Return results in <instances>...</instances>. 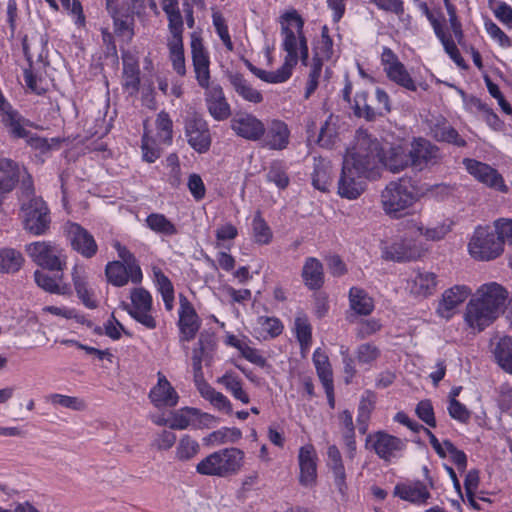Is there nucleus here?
<instances>
[{
  "label": "nucleus",
  "mask_w": 512,
  "mask_h": 512,
  "mask_svg": "<svg viewBox=\"0 0 512 512\" xmlns=\"http://www.w3.org/2000/svg\"><path fill=\"white\" fill-rule=\"evenodd\" d=\"M105 275L107 281L116 287L125 286L129 281L133 282L130 267L120 261L108 262L105 267Z\"/></svg>",
  "instance_id": "obj_38"
},
{
  "label": "nucleus",
  "mask_w": 512,
  "mask_h": 512,
  "mask_svg": "<svg viewBox=\"0 0 512 512\" xmlns=\"http://www.w3.org/2000/svg\"><path fill=\"white\" fill-rule=\"evenodd\" d=\"M266 179L267 181L274 183L279 189H285L290 182L286 168L280 161H274L271 163L266 174Z\"/></svg>",
  "instance_id": "obj_57"
},
{
  "label": "nucleus",
  "mask_w": 512,
  "mask_h": 512,
  "mask_svg": "<svg viewBox=\"0 0 512 512\" xmlns=\"http://www.w3.org/2000/svg\"><path fill=\"white\" fill-rule=\"evenodd\" d=\"M217 382L225 387L231 395L243 404L250 402L248 393L243 389L241 379L232 372H226Z\"/></svg>",
  "instance_id": "obj_43"
},
{
  "label": "nucleus",
  "mask_w": 512,
  "mask_h": 512,
  "mask_svg": "<svg viewBox=\"0 0 512 512\" xmlns=\"http://www.w3.org/2000/svg\"><path fill=\"white\" fill-rule=\"evenodd\" d=\"M242 437V432L236 427H223L219 430L213 431L209 435V440L217 445L236 443Z\"/></svg>",
  "instance_id": "obj_58"
},
{
  "label": "nucleus",
  "mask_w": 512,
  "mask_h": 512,
  "mask_svg": "<svg viewBox=\"0 0 512 512\" xmlns=\"http://www.w3.org/2000/svg\"><path fill=\"white\" fill-rule=\"evenodd\" d=\"M198 413L197 408L184 407L171 413L169 428L176 430L186 429L194 420V414Z\"/></svg>",
  "instance_id": "obj_53"
},
{
  "label": "nucleus",
  "mask_w": 512,
  "mask_h": 512,
  "mask_svg": "<svg viewBox=\"0 0 512 512\" xmlns=\"http://www.w3.org/2000/svg\"><path fill=\"white\" fill-rule=\"evenodd\" d=\"M146 226L154 233L171 237L178 234L176 225L162 213H151L145 219Z\"/></svg>",
  "instance_id": "obj_39"
},
{
  "label": "nucleus",
  "mask_w": 512,
  "mask_h": 512,
  "mask_svg": "<svg viewBox=\"0 0 512 512\" xmlns=\"http://www.w3.org/2000/svg\"><path fill=\"white\" fill-rule=\"evenodd\" d=\"M334 42L329 35V29L327 26H323L321 30L320 38L317 40L314 47V56L320 60H330L335 55Z\"/></svg>",
  "instance_id": "obj_49"
},
{
  "label": "nucleus",
  "mask_w": 512,
  "mask_h": 512,
  "mask_svg": "<svg viewBox=\"0 0 512 512\" xmlns=\"http://www.w3.org/2000/svg\"><path fill=\"white\" fill-rule=\"evenodd\" d=\"M253 237L258 244H268L272 239V232L260 213H256L252 222Z\"/></svg>",
  "instance_id": "obj_59"
},
{
  "label": "nucleus",
  "mask_w": 512,
  "mask_h": 512,
  "mask_svg": "<svg viewBox=\"0 0 512 512\" xmlns=\"http://www.w3.org/2000/svg\"><path fill=\"white\" fill-rule=\"evenodd\" d=\"M368 93L366 91L357 92L355 95L354 112L359 117L372 121L377 117L376 110L367 104Z\"/></svg>",
  "instance_id": "obj_61"
},
{
  "label": "nucleus",
  "mask_w": 512,
  "mask_h": 512,
  "mask_svg": "<svg viewBox=\"0 0 512 512\" xmlns=\"http://www.w3.org/2000/svg\"><path fill=\"white\" fill-rule=\"evenodd\" d=\"M34 278L37 285L47 292L58 295H69L71 293V289L68 284L58 283L55 278L43 271H35Z\"/></svg>",
  "instance_id": "obj_47"
},
{
  "label": "nucleus",
  "mask_w": 512,
  "mask_h": 512,
  "mask_svg": "<svg viewBox=\"0 0 512 512\" xmlns=\"http://www.w3.org/2000/svg\"><path fill=\"white\" fill-rule=\"evenodd\" d=\"M113 246L117 251L118 257L121 259L120 262L130 267V272L133 275V283H140L143 275L135 256L119 242H116Z\"/></svg>",
  "instance_id": "obj_52"
},
{
  "label": "nucleus",
  "mask_w": 512,
  "mask_h": 512,
  "mask_svg": "<svg viewBox=\"0 0 512 512\" xmlns=\"http://www.w3.org/2000/svg\"><path fill=\"white\" fill-rule=\"evenodd\" d=\"M331 164L329 161L319 158L314 159V172L312 174V185L314 188L326 192L331 183Z\"/></svg>",
  "instance_id": "obj_42"
},
{
  "label": "nucleus",
  "mask_w": 512,
  "mask_h": 512,
  "mask_svg": "<svg viewBox=\"0 0 512 512\" xmlns=\"http://www.w3.org/2000/svg\"><path fill=\"white\" fill-rule=\"evenodd\" d=\"M381 63L387 78L398 86L415 92L416 81L413 79L405 65L398 56L388 47H384L381 53Z\"/></svg>",
  "instance_id": "obj_12"
},
{
  "label": "nucleus",
  "mask_w": 512,
  "mask_h": 512,
  "mask_svg": "<svg viewBox=\"0 0 512 512\" xmlns=\"http://www.w3.org/2000/svg\"><path fill=\"white\" fill-rule=\"evenodd\" d=\"M157 376V384L149 392L151 403L157 408L176 406L179 401L178 393L162 373L158 372Z\"/></svg>",
  "instance_id": "obj_25"
},
{
  "label": "nucleus",
  "mask_w": 512,
  "mask_h": 512,
  "mask_svg": "<svg viewBox=\"0 0 512 512\" xmlns=\"http://www.w3.org/2000/svg\"><path fill=\"white\" fill-rule=\"evenodd\" d=\"M366 445L384 462L392 463L403 456L407 441L386 431H376L366 438Z\"/></svg>",
  "instance_id": "obj_9"
},
{
  "label": "nucleus",
  "mask_w": 512,
  "mask_h": 512,
  "mask_svg": "<svg viewBox=\"0 0 512 512\" xmlns=\"http://www.w3.org/2000/svg\"><path fill=\"white\" fill-rule=\"evenodd\" d=\"M186 136L190 146L199 153L208 151L211 145V136L208 125L198 116L190 118L186 123Z\"/></svg>",
  "instance_id": "obj_22"
},
{
  "label": "nucleus",
  "mask_w": 512,
  "mask_h": 512,
  "mask_svg": "<svg viewBox=\"0 0 512 512\" xmlns=\"http://www.w3.org/2000/svg\"><path fill=\"white\" fill-rule=\"evenodd\" d=\"M157 129V142L170 144L172 141V120L168 113L161 111L155 121Z\"/></svg>",
  "instance_id": "obj_55"
},
{
  "label": "nucleus",
  "mask_w": 512,
  "mask_h": 512,
  "mask_svg": "<svg viewBox=\"0 0 512 512\" xmlns=\"http://www.w3.org/2000/svg\"><path fill=\"white\" fill-rule=\"evenodd\" d=\"M23 254L12 247H0V273H17L24 265Z\"/></svg>",
  "instance_id": "obj_37"
},
{
  "label": "nucleus",
  "mask_w": 512,
  "mask_h": 512,
  "mask_svg": "<svg viewBox=\"0 0 512 512\" xmlns=\"http://www.w3.org/2000/svg\"><path fill=\"white\" fill-rule=\"evenodd\" d=\"M372 140L377 143L379 170L384 166L391 172L398 173L411 165L409 149L404 145L396 144L391 145L388 149H384L376 138L372 137Z\"/></svg>",
  "instance_id": "obj_14"
},
{
  "label": "nucleus",
  "mask_w": 512,
  "mask_h": 512,
  "mask_svg": "<svg viewBox=\"0 0 512 512\" xmlns=\"http://www.w3.org/2000/svg\"><path fill=\"white\" fill-rule=\"evenodd\" d=\"M229 81L234 91L245 101L259 104L263 101L262 93L254 88L243 75L235 73L229 76Z\"/></svg>",
  "instance_id": "obj_33"
},
{
  "label": "nucleus",
  "mask_w": 512,
  "mask_h": 512,
  "mask_svg": "<svg viewBox=\"0 0 512 512\" xmlns=\"http://www.w3.org/2000/svg\"><path fill=\"white\" fill-rule=\"evenodd\" d=\"M317 453L312 444H306L300 447L298 454L299 463V482L301 485L311 487L317 479Z\"/></svg>",
  "instance_id": "obj_23"
},
{
  "label": "nucleus",
  "mask_w": 512,
  "mask_h": 512,
  "mask_svg": "<svg viewBox=\"0 0 512 512\" xmlns=\"http://www.w3.org/2000/svg\"><path fill=\"white\" fill-rule=\"evenodd\" d=\"M264 147L270 150H284L290 142V129L279 119H273L265 126L264 135L260 139Z\"/></svg>",
  "instance_id": "obj_21"
},
{
  "label": "nucleus",
  "mask_w": 512,
  "mask_h": 512,
  "mask_svg": "<svg viewBox=\"0 0 512 512\" xmlns=\"http://www.w3.org/2000/svg\"><path fill=\"white\" fill-rule=\"evenodd\" d=\"M215 347L213 335L201 333L197 346L192 351V367L194 382L203 379L202 361L206 359Z\"/></svg>",
  "instance_id": "obj_28"
},
{
  "label": "nucleus",
  "mask_w": 512,
  "mask_h": 512,
  "mask_svg": "<svg viewBox=\"0 0 512 512\" xmlns=\"http://www.w3.org/2000/svg\"><path fill=\"white\" fill-rule=\"evenodd\" d=\"M471 294L472 289L467 285H454L444 290L436 308L437 315L445 320L451 319Z\"/></svg>",
  "instance_id": "obj_15"
},
{
  "label": "nucleus",
  "mask_w": 512,
  "mask_h": 512,
  "mask_svg": "<svg viewBox=\"0 0 512 512\" xmlns=\"http://www.w3.org/2000/svg\"><path fill=\"white\" fill-rule=\"evenodd\" d=\"M87 272L84 266L75 265L72 269V281L75 291L82 303L89 309L97 307L94 293L87 287Z\"/></svg>",
  "instance_id": "obj_31"
},
{
  "label": "nucleus",
  "mask_w": 512,
  "mask_h": 512,
  "mask_svg": "<svg viewBox=\"0 0 512 512\" xmlns=\"http://www.w3.org/2000/svg\"><path fill=\"white\" fill-rule=\"evenodd\" d=\"M164 12L167 16L166 46L168 49V57L173 70L179 76L186 75V60L184 52V20L180 9H177L175 2L165 1Z\"/></svg>",
  "instance_id": "obj_6"
},
{
  "label": "nucleus",
  "mask_w": 512,
  "mask_h": 512,
  "mask_svg": "<svg viewBox=\"0 0 512 512\" xmlns=\"http://www.w3.org/2000/svg\"><path fill=\"white\" fill-rule=\"evenodd\" d=\"M153 272V281L157 287V290L162 296V299L165 304V308L168 311H171L173 309L174 305V288L169 280V278L163 273V271L159 268L154 266L152 268Z\"/></svg>",
  "instance_id": "obj_40"
},
{
  "label": "nucleus",
  "mask_w": 512,
  "mask_h": 512,
  "mask_svg": "<svg viewBox=\"0 0 512 512\" xmlns=\"http://www.w3.org/2000/svg\"><path fill=\"white\" fill-rule=\"evenodd\" d=\"M294 330L302 353H306L312 343V327L306 315L299 314L295 318Z\"/></svg>",
  "instance_id": "obj_46"
},
{
  "label": "nucleus",
  "mask_w": 512,
  "mask_h": 512,
  "mask_svg": "<svg viewBox=\"0 0 512 512\" xmlns=\"http://www.w3.org/2000/svg\"><path fill=\"white\" fill-rule=\"evenodd\" d=\"M199 452L200 444L198 441L189 435H184L176 446L175 458L178 461L186 462L196 457Z\"/></svg>",
  "instance_id": "obj_48"
},
{
  "label": "nucleus",
  "mask_w": 512,
  "mask_h": 512,
  "mask_svg": "<svg viewBox=\"0 0 512 512\" xmlns=\"http://www.w3.org/2000/svg\"><path fill=\"white\" fill-rule=\"evenodd\" d=\"M468 251L475 260L489 261L499 257L504 248L492 227L478 226L469 240Z\"/></svg>",
  "instance_id": "obj_8"
},
{
  "label": "nucleus",
  "mask_w": 512,
  "mask_h": 512,
  "mask_svg": "<svg viewBox=\"0 0 512 512\" xmlns=\"http://www.w3.org/2000/svg\"><path fill=\"white\" fill-rule=\"evenodd\" d=\"M25 251L37 265L43 268L62 271L66 265V256L63 249L52 242H32L25 246Z\"/></svg>",
  "instance_id": "obj_11"
},
{
  "label": "nucleus",
  "mask_w": 512,
  "mask_h": 512,
  "mask_svg": "<svg viewBox=\"0 0 512 512\" xmlns=\"http://www.w3.org/2000/svg\"><path fill=\"white\" fill-rule=\"evenodd\" d=\"M280 25L281 47L286 53L282 65L275 71H266L251 63L247 64L257 78L269 84H280L289 80L299 60L303 65H308L309 49L301 16L296 10L288 11L280 17Z\"/></svg>",
  "instance_id": "obj_2"
},
{
  "label": "nucleus",
  "mask_w": 512,
  "mask_h": 512,
  "mask_svg": "<svg viewBox=\"0 0 512 512\" xmlns=\"http://www.w3.org/2000/svg\"><path fill=\"white\" fill-rule=\"evenodd\" d=\"M349 307L357 315L367 316L374 309V301L369 294L360 287H351L349 290Z\"/></svg>",
  "instance_id": "obj_35"
},
{
  "label": "nucleus",
  "mask_w": 512,
  "mask_h": 512,
  "mask_svg": "<svg viewBox=\"0 0 512 512\" xmlns=\"http://www.w3.org/2000/svg\"><path fill=\"white\" fill-rule=\"evenodd\" d=\"M302 277L308 288L319 289L324 282L321 262L314 257L307 258L302 269Z\"/></svg>",
  "instance_id": "obj_36"
},
{
  "label": "nucleus",
  "mask_w": 512,
  "mask_h": 512,
  "mask_svg": "<svg viewBox=\"0 0 512 512\" xmlns=\"http://www.w3.org/2000/svg\"><path fill=\"white\" fill-rule=\"evenodd\" d=\"M178 327L180 330V341L188 342L196 336L201 321L192 306L185 297L180 298Z\"/></svg>",
  "instance_id": "obj_20"
},
{
  "label": "nucleus",
  "mask_w": 512,
  "mask_h": 512,
  "mask_svg": "<svg viewBox=\"0 0 512 512\" xmlns=\"http://www.w3.org/2000/svg\"><path fill=\"white\" fill-rule=\"evenodd\" d=\"M328 466L331 468L334 476V482L338 491L344 495L347 489L346 473L342 461L341 453L335 445L328 447Z\"/></svg>",
  "instance_id": "obj_32"
},
{
  "label": "nucleus",
  "mask_w": 512,
  "mask_h": 512,
  "mask_svg": "<svg viewBox=\"0 0 512 512\" xmlns=\"http://www.w3.org/2000/svg\"><path fill=\"white\" fill-rule=\"evenodd\" d=\"M48 401L55 407L60 406L74 411H83L87 407L86 402L82 398L58 393L49 395Z\"/></svg>",
  "instance_id": "obj_54"
},
{
  "label": "nucleus",
  "mask_w": 512,
  "mask_h": 512,
  "mask_svg": "<svg viewBox=\"0 0 512 512\" xmlns=\"http://www.w3.org/2000/svg\"><path fill=\"white\" fill-rule=\"evenodd\" d=\"M313 363L322 384L333 382V372L327 354L320 348L313 353Z\"/></svg>",
  "instance_id": "obj_50"
},
{
  "label": "nucleus",
  "mask_w": 512,
  "mask_h": 512,
  "mask_svg": "<svg viewBox=\"0 0 512 512\" xmlns=\"http://www.w3.org/2000/svg\"><path fill=\"white\" fill-rule=\"evenodd\" d=\"M433 136L438 141L452 143L459 147L465 146L466 144L465 140L460 137L458 132L449 125L436 126L433 129Z\"/></svg>",
  "instance_id": "obj_60"
},
{
  "label": "nucleus",
  "mask_w": 512,
  "mask_h": 512,
  "mask_svg": "<svg viewBox=\"0 0 512 512\" xmlns=\"http://www.w3.org/2000/svg\"><path fill=\"white\" fill-rule=\"evenodd\" d=\"M444 454L440 455L441 458H449L460 470L464 472L467 467V457L466 454L457 449L450 441L445 440L444 446Z\"/></svg>",
  "instance_id": "obj_62"
},
{
  "label": "nucleus",
  "mask_w": 512,
  "mask_h": 512,
  "mask_svg": "<svg viewBox=\"0 0 512 512\" xmlns=\"http://www.w3.org/2000/svg\"><path fill=\"white\" fill-rule=\"evenodd\" d=\"M114 21V31L118 36L131 40L134 35V16L123 10L110 12Z\"/></svg>",
  "instance_id": "obj_44"
},
{
  "label": "nucleus",
  "mask_w": 512,
  "mask_h": 512,
  "mask_svg": "<svg viewBox=\"0 0 512 512\" xmlns=\"http://www.w3.org/2000/svg\"><path fill=\"white\" fill-rule=\"evenodd\" d=\"M496 233L498 240L501 241V246L504 248V243L512 244V220L498 219L494 222L492 227Z\"/></svg>",
  "instance_id": "obj_64"
},
{
  "label": "nucleus",
  "mask_w": 512,
  "mask_h": 512,
  "mask_svg": "<svg viewBox=\"0 0 512 512\" xmlns=\"http://www.w3.org/2000/svg\"><path fill=\"white\" fill-rule=\"evenodd\" d=\"M259 333L264 338H275L283 331V325L278 318L261 316L257 319Z\"/></svg>",
  "instance_id": "obj_56"
},
{
  "label": "nucleus",
  "mask_w": 512,
  "mask_h": 512,
  "mask_svg": "<svg viewBox=\"0 0 512 512\" xmlns=\"http://www.w3.org/2000/svg\"><path fill=\"white\" fill-rule=\"evenodd\" d=\"M409 156L411 166L421 170L425 166L433 164L438 160L439 150L429 141L419 138L411 143Z\"/></svg>",
  "instance_id": "obj_26"
},
{
  "label": "nucleus",
  "mask_w": 512,
  "mask_h": 512,
  "mask_svg": "<svg viewBox=\"0 0 512 512\" xmlns=\"http://www.w3.org/2000/svg\"><path fill=\"white\" fill-rule=\"evenodd\" d=\"M497 363L506 372L512 374V337L503 336L499 338L494 349Z\"/></svg>",
  "instance_id": "obj_45"
},
{
  "label": "nucleus",
  "mask_w": 512,
  "mask_h": 512,
  "mask_svg": "<svg viewBox=\"0 0 512 512\" xmlns=\"http://www.w3.org/2000/svg\"><path fill=\"white\" fill-rule=\"evenodd\" d=\"M411 229L423 236L427 241H440L448 235L452 229L453 222L449 219L424 226L420 221L411 220Z\"/></svg>",
  "instance_id": "obj_30"
},
{
  "label": "nucleus",
  "mask_w": 512,
  "mask_h": 512,
  "mask_svg": "<svg viewBox=\"0 0 512 512\" xmlns=\"http://www.w3.org/2000/svg\"><path fill=\"white\" fill-rule=\"evenodd\" d=\"M191 57L195 78L198 85L205 89V100L211 116L222 121L230 116V105L227 102L222 87L210 82V56L203 45L202 39L196 34L191 36Z\"/></svg>",
  "instance_id": "obj_4"
},
{
  "label": "nucleus",
  "mask_w": 512,
  "mask_h": 512,
  "mask_svg": "<svg viewBox=\"0 0 512 512\" xmlns=\"http://www.w3.org/2000/svg\"><path fill=\"white\" fill-rule=\"evenodd\" d=\"M231 129L246 140L258 141L264 135L265 125L253 114L236 113L231 119Z\"/></svg>",
  "instance_id": "obj_18"
},
{
  "label": "nucleus",
  "mask_w": 512,
  "mask_h": 512,
  "mask_svg": "<svg viewBox=\"0 0 512 512\" xmlns=\"http://www.w3.org/2000/svg\"><path fill=\"white\" fill-rule=\"evenodd\" d=\"M508 292L496 282L481 285L467 303L463 319L473 332H481L490 326L502 313Z\"/></svg>",
  "instance_id": "obj_3"
},
{
  "label": "nucleus",
  "mask_w": 512,
  "mask_h": 512,
  "mask_svg": "<svg viewBox=\"0 0 512 512\" xmlns=\"http://www.w3.org/2000/svg\"><path fill=\"white\" fill-rule=\"evenodd\" d=\"M338 118L330 115L320 128L317 143L326 148L332 147L338 135Z\"/></svg>",
  "instance_id": "obj_51"
},
{
  "label": "nucleus",
  "mask_w": 512,
  "mask_h": 512,
  "mask_svg": "<svg viewBox=\"0 0 512 512\" xmlns=\"http://www.w3.org/2000/svg\"><path fill=\"white\" fill-rule=\"evenodd\" d=\"M438 286V276L431 271L416 269L407 279L406 289L415 298L425 299L432 296Z\"/></svg>",
  "instance_id": "obj_16"
},
{
  "label": "nucleus",
  "mask_w": 512,
  "mask_h": 512,
  "mask_svg": "<svg viewBox=\"0 0 512 512\" xmlns=\"http://www.w3.org/2000/svg\"><path fill=\"white\" fill-rule=\"evenodd\" d=\"M421 252V247L415 241L405 238L385 246L382 256L386 260L405 262L419 258Z\"/></svg>",
  "instance_id": "obj_24"
},
{
  "label": "nucleus",
  "mask_w": 512,
  "mask_h": 512,
  "mask_svg": "<svg viewBox=\"0 0 512 512\" xmlns=\"http://www.w3.org/2000/svg\"><path fill=\"white\" fill-rule=\"evenodd\" d=\"M245 452L237 447H226L214 451L201 459L195 470L209 477L229 478L240 473L245 465Z\"/></svg>",
  "instance_id": "obj_5"
},
{
  "label": "nucleus",
  "mask_w": 512,
  "mask_h": 512,
  "mask_svg": "<svg viewBox=\"0 0 512 512\" xmlns=\"http://www.w3.org/2000/svg\"><path fill=\"white\" fill-rule=\"evenodd\" d=\"M394 495L415 505H425L431 497L427 485L421 481L396 485L394 488Z\"/></svg>",
  "instance_id": "obj_27"
},
{
  "label": "nucleus",
  "mask_w": 512,
  "mask_h": 512,
  "mask_svg": "<svg viewBox=\"0 0 512 512\" xmlns=\"http://www.w3.org/2000/svg\"><path fill=\"white\" fill-rule=\"evenodd\" d=\"M21 217L24 229L33 235H43L50 227L49 208L40 197H33L27 203L22 204Z\"/></svg>",
  "instance_id": "obj_10"
},
{
  "label": "nucleus",
  "mask_w": 512,
  "mask_h": 512,
  "mask_svg": "<svg viewBox=\"0 0 512 512\" xmlns=\"http://www.w3.org/2000/svg\"><path fill=\"white\" fill-rule=\"evenodd\" d=\"M131 305H126V310L132 318L147 329H155L157 322L152 316V296L142 287L134 288L130 293Z\"/></svg>",
  "instance_id": "obj_13"
},
{
  "label": "nucleus",
  "mask_w": 512,
  "mask_h": 512,
  "mask_svg": "<svg viewBox=\"0 0 512 512\" xmlns=\"http://www.w3.org/2000/svg\"><path fill=\"white\" fill-rule=\"evenodd\" d=\"M463 163L466 170L479 182L501 192L508 191V187L506 186L503 177L496 169L492 168L488 164L474 159H464Z\"/></svg>",
  "instance_id": "obj_17"
},
{
  "label": "nucleus",
  "mask_w": 512,
  "mask_h": 512,
  "mask_svg": "<svg viewBox=\"0 0 512 512\" xmlns=\"http://www.w3.org/2000/svg\"><path fill=\"white\" fill-rule=\"evenodd\" d=\"M140 85L138 61L129 54L123 56V87L129 94H135Z\"/></svg>",
  "instance_id": "obj_34"
},
{
  "label": "nucleus",
  "mask_w": 512,
  "mask_h": 512,
  "mask_svg": "<svg viewBox=\"0 0 512 512\" xmlns=\"http://www.w3.org/2000/svg\"><path fill=\"white\" fill-rule=\"evenodd\" d=\"M65 232L73 249L86 258L93 257L98 249L94 237L77 223H67Z\"/></svg>",
  "instance_id": "obj_19"
},
{
  "label": "nucleus",
  "mask_w": 512,
  "mask_h": 512,
  "mask_svg": "<svg viewBox=\"0 0 512 512\" xmlns=\"http://www.w3.org/2000/svg\"><path fill=\"white\" fill-rule=\"evenodd\" d=\"M0 122L9 129L15 138H28L29 132L25 129V120L12 108L0 114Z\"/></svg>",
  "instance_id": "obj_41"
},
{
  "label": "nucleus",
  "mask_w": 512,
  "mask_h": 512,
  "mask_svg": "<svg viewBox=\"0 0 512 512\" xmlns=\"http://www.w3.org/2000/svg\"><path fill=\"white\" fill-rule=\"evenodd\" d=\"M418 201L414 188L405 180L392 181L380 195L383 211L390 218L398 219L408 214V210Z\"/></svg>",
  "instance_id": "obj_7"
},
{
  "label": "nucleus",
  "mask_w": 512,
  "mask_h": 512,
  "mask_svg": "<svg viewBox=\"0 0 512 512\" xmlns=\"http://www.w3.org/2000/svg\"><path fill=\"white\" fill-rule=\"evenodd\" d=\"M195 386L201 397L209 401L215 409L226 414L232 413L230 400L223 393L215 390L204 378L195 381Z\"/></svg>",
  "instance_id": "obj_29"
},
{
  "label": "nucleus",
  "mask_w": 512,
  "mask_h": 512,
  "mask_svg": "<svg viewBox=\"0 0 512 512\" xmlns=\"http://www.w3.org/2000/svg\"><path fill=\"white\" fill-rule=\"evenodd\" d=\"M379 356V349L372 344L365 343L357 348L356 357L359 364L372 365Z\"/></svg>",
  "instance_id": "obj_63"
},
{
  "label": "nucleus",
  "mask_w": 512,
  "mask_h": 512,
  "mask_svg": "<svg viewBox=\"0 0 512 512\" xmlns=\"http://www.w3.org/2000/svg\"><path fill=\"white\" fill-rule=\"evenodd\" d=\"M379 177L377 143L366 131L359 130L354 146L347 151L338 180L337 194L341 198L355 200L365 190V180Z\"/></svg>",
  "instance_id": "obj_1"
}]
</instances>
